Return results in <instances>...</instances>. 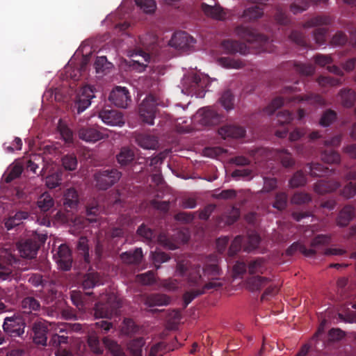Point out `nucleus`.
Returning a JSON list of instances; mask_svg holds the SVG:
<instances>
[{"instance_id": "f257e3e1", "label": "nucleus", "mask_w": 356, "mask_h": 356, "mask_svg": "<svg viewBox=\"0 0 356 356\" xmlns=\"http://www.w3.org/2000/svg\"><path fill=\"white\" fill-rule=\"evenodd\" d=\"M177 274L186 277L188 285L193 289L186 291L183 295L184 307L186 308L195 298L205 293L209 290H217L221 284L215 282L203 284L204 280L200 274V266H191L188 260H181L177 264Z\"/></svg>"}, {"instance_id": "f03ea898", "label": "nucleus", "mask_w": 356, "mask_h": 356, "mask_svg": "<svg viewBox=\"0 0 356 356\" xmlns=\"http://www.w3.org/2000/svg\"><path fill=\"white\" fill-rule=\"evenodd\" d=\"M294 87L286 86L283 88L282 96L274 98L271 102L265 108L264 111L268 115L273 114L275 111L284 104L293 102H307L309 104H321L323 102L322 97L317 94H308L303 96L293 94Z\"/></svg>"}, {"instance_id": "7ed1b4c3", "label": "nucleus", "mask_w": 356, "mask_h": 356, "mask_svg": "<svg viewBox=\"0 0 356 356\" xmlns=\"http://www.w3.org/2000/svg\"><path fill=\"white\" fill-rule=\"evenodd\" d=\"M121 307L122 303L118 296L113 293H108L102 301L95 304L94 314L96 318H111L118 314Z\"/></svg>"}, {"instance_id": "20e7f679", "label": "nucleus", "mask_w": 356, "mask_h": 356, "mask_svg": "<svg viewBox=\"0 0 356 356\" xmlns=\"http://www.w3.org/2000/svg\"><path fill=\"white\" fill-rule=\"evenodd\" d=\"M330 242V237L325 234H318L316 236L311 242V248H307L303 244L300 242H295L291 244L286 250L288 255H293L296 252H300L307 257H313L316 253V249L321 245L329 244Z\"/></svg>"}, {"instance_id": "39448f33", "label": "nucleus", "mask_w": 356, "mask_h": 356, "mask_svg": "<svg viewBox=\"0 0 356 356\" xmlns=\"http://www.w3.org/2000/svg\"><path fill=\"white\" fill-rule=\"evenodd\" d=\"M235 33L240 38L245 40L252 47L259 50H264V46L268 41V38L266 35L260 34L255 29L244 25L236 26Z\"/></svg>"}, {"instance_id": "423d86ee", "label": "nucleus", "mask_w": 356, "mask_h": 356, "mask_svg": "<svg viewBox=\"0 0 356 356\" xmlns=\"http://www.w3.org/2000/svg\"><path fill=\"white\" fill-rule=\"evenodd\" d=\"M26 327V316L22 313H15L4 318L3 329L10 337H22Z\"/></svg>"}, {"instance_id": "0eeeda50", "label": "nucleus", "mask_w": 356, "mask_h": 356, "mask_svg": "<svg viewBox=\"0 0 356 356\" xmlns=\"http://www.w3.org/2000/svg\"><path fill=\"white\" fill-rule=\"evenodd\" d=\"M332 19L329 16L318 15L314 17L304 24L305 28H312L318 26L314 31V38L316 44L322 45L325 43L328 29L321 27L323 25L331 24Z\"/></svg>"}, {"instance_id": "6e6552de", "label": "nucleus", "mask_w": 356, "mask_h": 356, "mask_svg": "<svg viewBox=\"0 0 356 356\" xmlns=\"http://www.w3.org/2000/svg\"><path fill=\"white\" fill-rule=\"evenodd\" d=\"M121 176L122 173L115 168L100 170L94 175L95 186L99 190H106L117 183Z\"/></svg>"}, {"instance_id": "1a4fd4ad", "label": "nucleus", "mask_w": 356, "mask_h": 356, "mask_svg": "<svg viewBox=\"0 0 356 356\" xmlns=\"http://www.w3.org/2000/svg\"><path fill=\"white\" fill-rule=\"evenodd\" d=\"M157 99L153 95H147L138 108L139 119L149 125L154 124L156 113Z\"/></svg>"}, {"instance_id": "9d476101", "label": "nucleus", "mask_w": 356, "mask_h": 356, "mask_svg": "<svg viewBox=\"0 0 356 356\" xmlns=\"http://www.w3.org/2000/svg\"><path fill=\"white\" fill-rule=\"evenodd\" d=\"M203 276L208 280V282H215L221 284L220 276L222 270L218 265V257L215 254H210L203 261L202 266Z\"/></svg>"}, {"instance_id": "9b49d317", "label": "nucleus", "mask_w": 356, "mask_h": 356, "mask_svg": "<svg viewBox=\"0 0 356 356\" xmlns=\"http://www.w3.org/2000/svg\"><path fill=\"white\" fill-rule=\"evenodd\" d=\"M95 90L91 86L82 87L75 97L73 111L76 110L79 114L83 112L91 104L92 99L95 97Z\"/></svg>"}, {"instance_id": "f8f14e48", "label": "nucleus", "mask_w": 356, "mask_h": 356, "mask_svg": "<svg viewBox=\"0 0 356 356\" xmlns=\"http://www.w3.org/2000/svg\"><path fill=\"white\" fill-rule=\"evenodd\" d=\"M222 116L212 107L200 108L193 117L195 122L202 126H213L221 122Z\"/></svg>"}, {"instance_id": "ddd939ff", "label": "nucleus", "mask_w": 356, "mask_h": 356, "mask_svg": "<svg viewBox=\"0 0 356 356\" xmlns=\"http://www.w3.org/2000/svg\"><path fill=\"white\" fill-rule=\"evenodd\" d=\"M46 239L47 235L42 234L39 237L38 242L32 238L26 240L18 246L20 255L27 259L34 258L37 254L40 245L44 243Z\"/></svg>"}, {"instance_id": "4468645a", "label": "nucleus", "mask_w": 356, "mask_h": 356, "mask_svg": "<svg viewBox=\"0 0 356 356\" xmlns=\"http://www.w3.org/2000/svg\"><path fill=\"white\" fill-rule=\"evenodd\" d=\"M195 43V40L185 31L175 32L169 42L171 47L184 51L190 50Z\"/></svg>"}, {"instance_id": "2eb2a0df", "label": "nucleus", "mask_w": 356, "mask_h": 356, "mask_svg": "<svg viewBox=\"0 0 356 356\" xmlns=\"http://www.w3.org/2000/svg\"><path fill=\"white\" fill-rule=\"evenodd\" d=\"M108 99L115 106L125 108L131 103V99L128 89L125 87L116 86L111 92Z\"/></svg>"}, {"instance_id": "dca6fc26", "label": "nucleus", "mask_w": 356, "mask_h": 356, "mask_svg": "<svg viewBox=\"0 0 356 356\" xmlns=\"http://www.w3.org/2000/svg\"><path fill=\"white\" fill-rule=\"evenodd\" d=\"M56 263L59 268L63 270H70L72 264V252L66 244H61L54 255Z\"/></svg>"}, {"instance_id": "f3484780", "label": "nucleus", "mask_w": 356, "mask_h": 356, "mask_svg": "<svg viewBox=\"0 0 356 356\" xmlns=\"http://www.w3.org/2000/svg\"><path fill=\"white\" fill-rule=\"evenodd\" d=\"M99 118L108 125L122 126L124 124L122 114L116 110L103 109L99 113Z\"/></svg>"}, {"instance_id": "a211bd4d", "label": "nucleus", "mask_w": 356, "mask_h": 356, "mask_svg": "<svg viewBox=\"0 0 356 356\" xmlns=\"http://www.w3.org/2000/svg\"><path fill=\"white\" fill-rule=\"evenodd\" d=\"M221 45L223 50L229 54L239 53L245 55L250 52V48L245 43L237 40H226L222 42Z\"/></svg>"}, {"instance_id": "6ab92c4d", "label": "nucleus", "mask_w": 356, "mask_h": 356, "mask_svg": "<svg viewBox=\"0 0 356 356\" xmlns=\"http://www.w3.org/2000/svg\"><path fill=\"white\" fill-rule=\"evenodd\" d=\"M135 141L140 147L146 149H156L159 147L158 138L149 134H136Z\"/></svg>"}, {"instance_id": "aec40b11", "label": "nucleus", "mask_w": 356, "mask_h": 356, "mask_svg": "<svg viewBox=\"0 0 356 356\" xmlns=\"http://www.w3.org/2000/svg\"><path fill=\"white\" fill-rule=\"evenodd\" d=\"M219 134L224 138H241L245 136L246 131L244 127L235 124H227L220 127Z\"/></svg>"}, {"instance_id": "412c9836", "label": "nucleus", "mask_w": 356, "mask_h": 356, "mask_svg": "<svg viewBox=\"0 0 356 356\" xmlns=\"http://www.w3.org/2000/svg\"><path fill=\"white\" fill-rule=\"evenodd\" d=\"M249 2L257 3L255 6L246 8L243 17L248 20L252 21L260 18L264 14V9L261 5L265 4L268 0H247Z\"/></svg>"}, {"instance_id": "4be33fe9", "label": "nucleus", "mask_w": 356, "mask_h": 356, "mask_svg": "<svg viewBox=\"0 0 356 356\" xmlns=\"http://www.w3.org/2000/svg\"><path fill=\"white\" fill-rule=\"evenodd\" d=\"M32 330L34 333L33 340L35 343L45 345L47 340V327L45 322L37 320L32 325Z\"/></svg>"}, {"instance_id": "5701e85b", "label": "nucleus", "mask_w": 356, "mask_h": 356, "mask_svg": "<svg viewBox=\"0 0 356 356\" xmlns=\"http://www.w3.org/2000/svg\"><path fill=\"white\" fill-rule=\"evenodd\" d=\"M22 307L24 309L22 314L26 316V318L31 314L35 316L37 312H39L41 308L40 302L34 297L28 296L22 300Z\"/></svg>"}, {"instance_id": "b1692460", "label": "nucleus", "mask_w": 356, "mask_h": 356, "mask_svg": "<svg viewBox=\"0 0 356 356\" xmlns=\"http://www.w3.org/2000/svg\"><path fill=\"white\" fill-rule=\"evenodd\" d=\"M79 138L86 142L95 143L103 138V134L96 127H86L79 130Z\"/></svg>"}, {"instance_id": "393cba45", "label": "nucleus", "mask_w": 356, "mask_h": 356, "mask_svg": "<svg viewBox=\"0 0 356 356\" xmlns=\"http://www.w3.org/2000/svg\"><path fill=\"white\" fill-rule=\"evenodd\" d=\"M201 10L208 17L217 20H223L226 18L225 12L219 5L210 6L206 3H202Z\"/></svg>"}, {"instance_id": "a878e982", "label": "nucleus", "mask_w": 356, "mask_h": 356, "mask_svg": "<svg viewBox=\"0 0 356 356\" xmlns=\"http://www.w3.org/2000/svg\"><path fill=\"white\" fill-rule=\"evenodd\" d=\"M170 302V297L162 293H151L145 298V305L149 307L168 305Z\"/></svg>"}, {"instance_id": "bb28decb", "label": "nucleus", "mask_w": 356, "mask_h": 356, "mask_svg": "<svg viewBox=\"0 0 356 356\" xmlns=\"http://www.w3.org/2000/svg\"><path fill=\"white\" fill-rule=\"evenodd\" d=\"M270 279L260 275H252L247 279L246 286L251 291H257L268 285Z\"/></svg>"}, {"instance_id": "cd10ccee", "label": "nucleus", "mask_w": 356, "mask_h": 356, "mask_svg": "<svg viewBox=\"0 0 356 356\" xmlns=\"http://www.w3.org/2000/svg\"><path fill=\"white\" fill-rule=\"evenodd\" d=\"M355 216V207L352 205H346L339 212L337 218V225L340 227H346Z\"/></svg>"}, {"instance_id": "c85d7f7f", "label": "nucleus", "mask_w": 356, "mask_h": 356, "mask_svg": "<svg viewBox=\"0 0 356 356\" xmlns=\"http://www.w3.org/2000/svg\"><path fill=\"white\" fill-rule=\"evenodd\" d=\"M340 186L339 182L334 180H319L314 184V191L318 194L330 193Z\"/></svg>"}, {"instance_id": "c756f323", "label": "nucleus", "mask_w": 356, "mask_h": 356, "mask_svg": "<svg viewBox=\"0 0 356 356\" xmlns=\"http://www.w3.org/2000/svg\"><path fill=\"white\" fill-rule=\"evenodd\" d=\"M275 149L257 147L251 149L250 151V154L254 158L256 162H261L266 160H273V156H275Z\"/></svg>"}, {"instance_id": "7c9ffc66", "label": "nucleus", "mask_w": 356, "mask_h": 356, "mask_svg": "<svg viewBox=\"0 0 356 356\" xmlns=\"http://www.w3.org/2000/svg\"><path fill=\"white\" fill-rule=\"evenodd\" d=\"M121 259L127 264H139L143 257V250L140 248L134 250L125 252L121 254Z\"/></svg>"}, {"instance_id": "2f4dec72", "label": "nucleus", "mask_w": 356, "mask_h": 356, "mask_svg": "<svg viewBox=\"0 0 356 356\" xmlns=\"http://www.w3.org/2000/svg\"><path fill=\"white\" fill-rule=\"evenodd\" d=\"M79 198L77 191L74 188H68L63 195V204L66 209H76L79 204Z\"/></svg>"}, {"instance_id": "473e14b6", "label": "nucleus", "mask_w": 356, "mask_h": 356, "mask_svg": "<svg viewBox=\"0 0 356 356\" xmlns=\"http://www.w3.org/2000/svg\"><path fill=\"white\" fill-rule=\"evenodd\" d=\"M273 160L280 161L282 165L285 168L292 167L295 161L292 156L287 149H275L274 153Z\"/></svg>"}, {"instance_id": "72a5a7b5", "label": "nucleus", "mask_w": 356, "mask_h": 356, "mask_svg": "<svg viewBox=\"0 0 356 356\" xmlns=\"http://www.w3.org/2000/svg\"><path fill=\"white\" fill-rule=\"evenodd\" d=\"M17 262V259L13 255H9L8 258V264H4L0 261V281L11 280L13 277L12 265Z\"/></svg>"}, {"instance_id": "f704fd0d", "label": "nucleus", "mask_w": 356, "mask_h": 356, "mask_svg": "<svg viewBox=\"0 0 356 356\" xmlns=\"http://www.w3.org/2000/svg\"><path fill=\"white\" fill-rule=\"evenodd\" d=\"M266 261L263 258H257L248 264V270L250 275L263 274L266 270Z\"/></svg>"}, {"instance_id": "c9c22d12", "label": "nucleus", "mask_w": 356, "mask_h": 356, "mask_svg": "<svg viewBox=\"0 0 356 356\" xmlns=\"http://www.w3.org/2000/svg\"><path fill=\"white\" fill-rule=\"evenodd\" d=\"M309 172L312 177H323L328 175L330 170L319 163H308L306 166V171Z\"/></svg>"}, {"instance_id": "e433bc0d", "label": "nucleus", "mask_w": 356, "mask_h": 356, "mask_svg": "<svg viewBox=\"0 0 356 356\" xmlns=\"http://www.w3.org/2000/svg\"><path fill=\"white\" fill-rule=\"evenodd\" d=\"M28 212L22 211H17L14 216H9L5 222V226L8 230H10L15 226L20 225L22 220H25L28 218Z\"/></svg>"}, {"instance_id": "4c0bfd02", "label": "nucleus", "mask_w": 356, "mask_h": 356, "mask_svg": "<svg viewBox=\"0 0 356 356\" xmlns=\"http://www.w3.org/2000/svg\"><path fill=\"white\" fill-rule=\"evenodd\" d=\"M261 242V237L254 232L248 233L245 239H244V250L251 252L256 250Z\"/></svg>"}, {"instance_id": "58836bf2", "label": "nucleus", "mask_w": 356, "mask_h": 356, "mask_svg": "<svg viewBox=\"0 0 356 356\" xmlns=\"http://www.w3.org/2000/svg\"><path fill=\"white\" fill-rule=\"evenodd\" d=\"M100 279L97 273H88L86 274L82 279V288L83 290L93 289L99 284Z\"/></svg>"}, {"instance_id": "ea45409f", "label": "nucleus", "mask_w": 356, "mask_h": 356, "mask_svg": "<svg viewBox=\"0 0 356 356\" xmlns=\"http://www.w3.org/2000/svg\"><path fill=\"white\" fill-rule=\"evenodd\" d=\"M341 103L343 106L352 107L356 102V93L352 89H342L339 92Z\"/></svg>"}, {"instance_id": "a19ab883", "label": "nucleus", "mask_w": 356, "mask_h": 356, "mask_svg": "<svg viewBox=\"0 0 356 356\" xmlns=\"http://www.w3.org/2000/svg\"><path fill=\"white\" fill-rule=\"evenodd\" d=\"M37 204L42 212L46 213L54 206V200L49 193H44L38 197Z\"/></svg>"}, {"instance_id": "79ce46f5", "label": "nucleus", "mask_w": 356, "mask_h": 356, "mask_svg": "<svg viewBox=\"0 0 356 356\" xmlns=\"http://www.w3.org/2000/svg\"><path fill=\"white\" fill-rule=\"evenodd\" d=\"M116 159L118 163L121 166H125L131 163L134 159V152L128 147H122L119 154H117Z\"/></svg>"}, {"instance_id": "37998d69", "label": "nucleus", "mask_w": 356, "mask_h": 356, "mask_svg": "<svg viewBox=\"0 0 356 356\" xmlns=\"http://www.w3.org/2000/svg\"><path fill=\"white\" fill-rule=\"evenodd\" d=\"M102 342L113 356H126L123 348L116 341L108 337H104Z\"/></svg>"}, {"instance_id": "c03bdc74", "label": "nucleus", "mask_w": 356, "mask_h": 356, "mask_svg": "<svg viewBox=\"0 0 356 356\" xmlns=\"http://www.w3.org/2000/svg\"><path fill=\"white\" fill-rule=\"evenodd\" d=\"M78 252L83 256V261L86 264L90 262V257L89 253L88 240L85 236L79 238L76 244Z\"/></svg>"}, {"instance_id": "a18cd8bd", "label": "nucleus", "mask_w": 356, "mask_h": 356, "mask_svg": "<svg viewBox=\"0 0 356 356\" xmlns=\"http://www.w3.org/2000/svg\"><path fill=\"white\" fill-rule=\"evenodd\" d=\"M88 344L90 350L95 354H102L104 346L95 332H90L88 337Z\"/></svg>"}, {"instance_id": "49530a36", "label": "nucleus", "mask_w": 356, "mask_h": 356, "mask_svg": "<svg viewBox=\"0 0 356 356\" xmlns=\"http://www.w3.org/2000/svg\"><path fill=\"white\" fill-rule=\"evenodd\" d=\"M321 157L322 161L327 163H338L340 161V154L331 147L323 151Z\"/></svg>"}, {"instance_id": "de8ad7c7", "label": "nucleus", "mask_w": 356, "mask_h": 356, "mask_svg": "<svg viewBox=\"0 0 356 356\" xmlns=\"http://www.w3.org/2000/svg\"><path fill=\"white\" fill-rule=\"evenodd\" d=\"M145 344L143 338L138 337L133 339L129 344V349L133 356H143V347Z\"/></svg>"}, {"instance_id": "09e8293b", "label": "nucleus", "mask_w": 356, "mask_h": 356, "mask_svg": "<svg viewBox=\"0 0 356 356\" xmlns=\"http://www.w3.org/2000/svg\"><path fill=\"white\" fill-rule=\"evenodd\" d=\"M293 67L295 71L302 76H311L315 71V67L312 64L294 63Z\"/></svg>"}, {"instance_id": "8fccbe9b", "label": "nucleus", "mask_w": 356, "mask_h": 356, "mask_svg": "<svg viewBox=\"0 0 356 356\" xmlns=\"http://www.w3.org/2000/svg\"><path fill=\"white\" fill-rule=\"evenodd\" d=\"M97 73H106L112 67V63L108 62L106 56L97 57L94 63Z\"/></svg>"}, {"instance_id": "3c124183", "label": "nucleus", "mask_w": 356, "mask_h": 356, "mask_svg": "<svg viewBox=\"0 0 356 356\" xmlns=\"http://www.w3.org/2000/svg\"><path fill=\"white\" fill-rule=\"evenodd\" d=\"M219 63L221 65L226 68L240 69L244 66L243 61L229 57H221L219 59Z\"/></svg>"}, {"instance_id": "603ef678", "label": "nucleus", "mask_w": 356, "mask_h": 356, "mask_svg": "<svg viewBox=\"0 0 356 356\" xmlns=\"http://www.w3.org/2000/svg\"><path fill=\"white\" fill-rule=\"evenodd\" d=\"M62 165L66 170L72 171L76 169L78 161L74 154H67L62 158Z\"/></svg>"}, {"instance_id": "864d4df0", "label": "nucleus", "mask_w": 356, "mask_h": 356, "mask_svg": "<svg viewBox=\"0 0 356 356\" xmlns=\"http://www.w3.org/2000/svg\"><path fill=\"white\" fill-rule=\"evenodd\" d=\"M307 182V178L304 173L301 171H297L294 173L291 179L289 180V185L292 188H298L304 186Z\"/></svg>"}, {"instance_id": "5fc2aeb1", "label": "nucleus", "mask_w": 356, "mask_h": 356, "mask_svg": "<svg viewBox=\"0 0 356 356\" xmlns=\"http://www.w3.org/2000/svg\"><path fill=\"white\" fill-rule=\"evenodd\" d=\"M137 234L143 237L146 242H151L155 238L154 231L144 224L139 226Z\"/></svg>"}, {"instance_id": "6e6d98bb", "label": "nucleus", "mask_w": 356, "mask_h": 356, "mask_svg": "<svg viewBox=\"0 0 356 356\" xmlns=\"http://www.w3.org/2000/svg\"><path fill=\"white\" fill-rule=\"evenodd\" d=\"M234 98L229 90H225L220 98L221 105L226 109L233 108Z\"/></svg>"}, {"instance_id": "4d7b16f0", "label": "nucleus", "mask_w": 356, "mask_h": 356, "mask_svg": "<svg viewBox=\"0 0 356 356\" xmlns=\"http://www.w3.org/2000/svg\"><path fill=\"white\" fill-rule=\"evenodd\" d=\"M337 118V113L331 109L326 110L322 115L319 123L323 127L331 124Z\"/></svg>"}, {"instance_id": "13d9d810", "label": "nucleus", "mask_w": 356, "mask_h": 356, "mask_svg": "<svg viewBox=\"0 0 356 356\" xmlns=\"http://www.w3.org/2000/svg\"><path fill=\"white\" fill-rule=\"evenodd\" d=\"M135 2L146 13L154 12L156 7L154 0H135Z\"/></svg>"}, {"instance_id": "bf43d9fd", "label": "nucleus", "mask_w": 356, "mask_h": 356, "mask_svg": "<svg viewBox=\"0 0 356 356\" xmlns=\"http://www.w3.org/2000/svg\"><path fill=\"white\" fill-rule=\"evenodd\" d=\"M288 197L286 193L280 192L275 195V200L273 204V207L282 211L284 210L287 205Z\"/></svg>"}, {"instance_id": "052dcab7", "label": "nucleus", "mask_w": 356, "mask_h": 356, "mask_svg": "<svg viewBox=\"0 0 356 356\" xmlns=\"http://www.w3.org/2000/svg\"><path fill=\"white\" fill-rule=\"evenodd\" d=\"M243 243H244V238L242 236H236L229 246V256L233 257L236 254L241 250Z\"/></svg>"}, {"instance_id": "680f3d73", "label": "nucleus", "mask_w": 356, "mask_h": 356, "mask_svg": "<svg viewBox=\"0 0 356 356\" xmlns=\"http://www.w3.org/2000/svg\"><path fill=\"white\" fill-rule=\"evenodd\" d=\"M347 42L348 36L346 34L341 31H338L331 38L330 44L333 46H343Z\"/></svg>"}, {"instance_id": "e2e57ef3", "label": "nucleus", "mask_w": 356, "mask_h": 356, "mask_svg": "<svg viewBox=\"0 0 356 356\" xmlns=\"http://www.w3.org/2000/svg\"><path fill=\"white\" fill-rule=\"evenodd\" d=\"M311 200V195L309 193L303 192L296 193L291 198V202L296 204H306L309 202Z\"/></svg>"}, {"instance_id": "0e129e2a", "label": "nucleus", "mask_w": 356, "mask_h": 356, "mask_svg": "<svg viewBox=\"0 0 356 356\" xmlns=\"http://www.w3.org/2000/svg\"><path fill=\"white\" fill-rule=\"evenodd\" d=\"M317 81L321 86H336L341 83V81L339 79H336L332 76H321L318 78Z\"/></svg>"}, {"instance_id": "69168bd1", "label": "nucleus", "mask_w": 356, "mask_h": 356, "mask_svg": "<svg viewBox=\"0 0 356 356\" xmlns=\"http://www.w3.org/2000/svg\"><path fill=\"white\" fill-rule=\"evenodd\" d=\"M277 123L284 125L290 123L293 119V114L287 110L280 111L277 115Z\"/></svg>"}, {"instance_id": "338daca9", "label": "nucleus", "mask_w": 356, "mask_h": 356, "mask_svg": "<svg viewBox=\"0 0 356 356\" xmlns=\"http://www.w3.org/2000/svg\"><path fill=\"white\" fill-rule=\"evenodd\" d=\"M23 172V168L20 165H14L8 175L5 177V181L10 183L16 178H18Z\"/></svg>"}, {"instance_id": "774afa93", "label": "nucleus", "mask_w": 356, "mask_h": 356, "mask_svg": "<svg viewBox=\"0 0 356 356\" xmlns=\"http://www.w3.org/2000/svg\"><path fill=\"white\" fill-rule=\"evenodd\" d=\"M341 194L346 199L353 197L356 195V184L351 181L348 183L341 190Z\"/></svg>"}]
</instances>
